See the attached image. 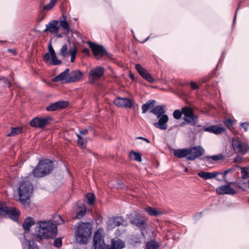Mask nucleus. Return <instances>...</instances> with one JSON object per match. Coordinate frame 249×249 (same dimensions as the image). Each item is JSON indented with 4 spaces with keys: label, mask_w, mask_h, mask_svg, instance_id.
I'll return each mask as SVG.
<instances>
[{
    "label": "nucleus",
    "mask_w": 249,
    "mask_h": 249,
    "mask_svg": "<svg viewBox=\"0 0 249 249\" xmlns=\"http://www.w3.org/2000/svg\"><path fill=\"white\" fill-rule=\"evenodd\" d=\"M35 233L40 239L54 238L57 234V226L52 221H39L36 224Z\"/></svg>",
    "instance_id": "nucleus-1"
},
{
    "label": "nucleus",
    "mask_w": 249,
    "mask_h": 249,
    "mask_svg": "<svg viewBox=\"0 0 249 249\" xmlns=\"http://www.w3.org/2000/svg\"><path fill=\"white\" fill-rule=\"evenodd\" d=\"M104 231L103 229H99L95 233L93 238L94 249H122L125 246L124 242L120 239H112L111 246H106L104 240Z\"/></svg>",
    "instance_id": "nucleus-2"
},
{
    "label": "nucleus",
    "mask_w": 249,
    "mask_h": 249,
    "mask_svg": "<svg viewBox=\"0 0 249 249\" xmlns=\"http://www.w3.org/2000/svg\"><path fill=\"white\" fill-rule=\"evenodd\" d=\"M165 107L163 105H159L155 107L150 112L154 114L157 121L153 122V125L157 128L162 130H165L168 128V122L169 117L165 114Z\"/></svg>",
    "instance_id": "nucleus-3"
},
{
    "label": "nucleus",
    "mask_w": 249,
    "mask_h": 249,
    "mask_svg": "<svg viewBox=\"0 0 249 249\" xmlns=\"http://www.w3.org/2000/svg\"><path fill=\"white\" fill-rule=\"evenodd\" d=\"M33 189V185L29 181L22 182L19 187V199L24 207L29 206L30 197L32 193Z\"/></svg>",
    "instance_id": "nucleus-4"
},
{
    "label": "nucleus",
    "mask_w": 249,
    "mask_h": 249,
    "mask_svg": "<svg viewBox=\"0 0 249 249\" xmlns=\"http://www.w3.org/2000/svg\"><path fill=\"white\" fill-rule=\"evenodd\" d=\"M91 229L90 223H80L75 231L76 241L81 244L86 243L91 234Z\"/></svg>",
    "instance_id": "nucleus-5"
},
{
    "label": "nucleus",
    "mask_w": 249,
    "mask_h": 249,
    "mask_svg": "<svg viewBox=\"0 0 249 249\" xmlns=\"http://www.w3.org/2000/svg\"><path fill=\"white\" fill-rule=\"evenodd\" d=\"M53 169V162L50 160L45 159L39 162L32 173L35 177L41 178L49 174Z\"/></svg>",
    "instance_id": "nucleus-6"
},
{
    "label": "nucleus",
    "mask_w": 249,
    "mask_h": 249,
    "mask_svg": "<svg viewBox=\"0 0 249 249\" xmlns=\"http://www.w3.org/2000/svg\"><path fill=\"white\" fill-rule=\"evenodd\" d=\"M19 213L18 210L15 208L8 207L5 202H0V217L8 216L12 220L17 221Z\"/></svg>",
    "instance_id": "nucleus-7"
},
{
    "label": "nucleus",
    "mask_w": 249,
    "mask_h": 249,
    "mask_svg": "<svg viewBox=\"0 0 249 249\" xmlns=\"http://www.w3.org/2000/svg\"><path fill=\"white\" fill-rule=\"evenodd\" d=\"M231 145L235 153L244 155L249 152V146L247 143L236 139L233 138L232 139Z\"/></svg>",
    "instance_id": "nucleus-8"
},
{
    "label": "nucleus",
    "mask_w": 249,
    "mask_h": 249,
    "mask_svg": "<svg viewBox=\"0 0 249 249\" xmlns=\"http://www.w3.org/2000/svg\"><path fill=\"white\" fill-rule=\"evenodd\" d=\"M184 120L192 125H195L197 121V117L194 114L193 109L188 107L182 108Z\"/></svg>",
    "instance_id": "nucleus-9"
},
{
    "label": "nucleus",
    "mask_w": 249,
    "mask_h": 249,
    "mask_svg": "<svg viewBox=\"0 0 249 249\" xmlns=\"http://www.w3.org/2000/svg\"><path fill=\"white\" fill-rule=\"evenodd\" d=\"M86 211V206L85 204H76L71 210L72 216L74 219H81L85 215Z\"/></svg>",
    "instance_id": "nucleus-10"
},
{
    "label": "nucleus",
    "mask_w": 249,
    "mask_h": 249,
    "mask_svg": "<svg viewBox=\"0 0 249 249\" xmlns=\"http://www.w3.org/2000/svg\"><path fill=\"white\" fill-rule=\"evenodd\" d=\"M107 229L110 230L121 225L126 226L127 222L122 217H112L108 218L107 222Z\"/></svg>",
    "instance_id": "nucleus-11"
},
{
    "label": "nucleus",
    "mask_w": 249,
    "mask_h": 249,
    "mask_svg": "<svg viewBox=\"0 0 249 249\" xmlns=\"http://www.w3.org/2000/svg\"><path fill=\"white\" fill-rule=\"evenodd\" d=\"M188 153H189L188 157H187V159L189 160H193L203 155L204 150L201 146H194L188 148Z\"/></svg>",
    "instance_id": "nucleus-12"
},
{
    "label": "nucleus",
    "mask_w": 249,
    "mask_h": 249,
    "mask_svg": "<svg viewBox=\"0 0 249 249\" xmlns=\"http://www.w3.org/2000/svg\"><path fill=\"white\" fill-rule=\"evenodd\" d=\"M131 223L138 227L141 231L142 234L144 236V231H145L147 225L144 220L138 214H135L130 219Z\"/></svg>",
    "instance_id": "nucleus-13"
},
{
    "label": "nucleus",
    "mask_w": 249,
    "mask_h": 249,
    "mask_svg": "<svg viewBox=\"0 0 249 249\" xmlns=\"http://www.w3.org/2000/svg\"><path fill=\"white\" fill-rule=\"evenodd\" d=\"M105 70L103 67L97 66L91 69L89 72V77L92 82L99 80L104 74Z\"/></svg>",
    "instance_id": "nucleus-14"
},
{
    "label": "nucleus",
    "mask_w": 249,
    "mask_h": 249,
    "mask_svg": "<svg viewBox=\"0 0 249 249\" xmlns=\"http://www.w3.org/2000/svg\"><path fill=\"white\" fill-rule=\"evenodd\" d=\"M227 182L228 184L221 185L216 188V191L217 193L219 195H234L236 194L237 191L230 186V184H231L232 183L228 181Z\"/></svg>",
    "instance_id": "nucleus-15"
},
{
    "label": "nucleus",
    "mask_w": 249,
    "mask_h": 249,
    "mask_svg": "<svg viewBox=\"0 0 249 249\" xmlns=\"http://www.w3.org/2000/svg\"><path fill=\"white\" fill-rule=\"evenodd\" d=\"M49 117H35L30 121V125L32 127L43 128L49 123Z\"/></svg>",
    "instance_id": "nucleus-16"
},
{
    "label": "nucleus",
    "mask_w": 249,
    "mask_h": 249,
    "mask_svg": "<svg viewBox=\"0 0 249 249\" xmlns=\"http://www.w3.org/2000/svg\"><path fill=\"white\" fill-rule=\"evenodd\" d=\"M135 68L138 73L142 76L143 78L149 83L154 82V78L148 71L144 69L141 65L137 64L135 65Z\"/></svg>",
    "instance_id": "nucleus-17"
},
{
    "label": "nucleus",
    "mask_w": 249,
    "mask_h": 249,
    "mask_svg": "<svg viewBox=\"0 0 249 249\" xmlns=\"http://www.w3.org/2000/svg\"><path fill=\"white\" fill-rule=\"evenodd\" d=\"M88 44L92 51L93 53H94V56L96 59H99L100 57L103 56L105 53V50L102 46L98 45L90 41L88 42Z\"/></svg>",
    "instance_id": "nucleus-18"
},
{
    "label": "nucleus",
    "mask_w": 249,
    "mask_h": 249,
    "mask_svg": "<svg viewBox=\"0 0 249 249\" xmlns=\"http://www.w3.org/2000/svg\"><path fill=\"white\" fill-rule=\"evenodd\" d=\"M69 103L67 101H59L52 103L46 107V110L53 111L65 108L68 107Z\"/></svg>",
    "instance_id": "nucleus-19"
},
{
    "label": "nucleus",
    "mask_w": 249,
    "mask_h": 249,
    "mask_svg": "<svg viewBox=\"0 0 249 249\" xmlns=\"http://www.w3.org/2000/svg\"><path fill=\"white\" fill-rule=\"evenodd\" d=\"M60 27L58 20H53L46 25V28L44 32L49 31L52 34H55L59 31Z\"/></svg>",
    "instance_id": "nucleus-20"
},
{
    "label": "nucleus",
    "mask_w": 249,
    "mask_h": 249,
    "mask_svg": "<svg viewBox=\"0 0 249 249\" xmlns=\"http://www.w3.org/2000/svg\"><path fill=\"white\" fill-rule=\"evenodd\" d=\"M70 71L69 69H66L64 71L52 79V81L53 82H60L62 84L69 83V72Z\"/></svg>",
    "instance_id": "nucleus-21"
},
{
    "label": "nucleus",
    "mask_w": 249,
    "mask_h": 249,
    "mask_svg": "<svg viewBox=\"0 0 249 249\" xmlns=\"http://www.w3.org/2000/svg\"><path fill=\"white\" fill-rule=\"evenodd\" d=\"M44 58L47 63L52 65H59L62 63V61L58 59L55 53H46Z\"/></svg>",
    "instance_id": "nucleus-22"
},
{
    "label": "nucleus",
    "mask_w": 249,
    "mask_h": 249,
    "mask_svg": "<svg viewBox=\"0 0 249 249\" xmlns=\"http://www.w3.org/2000/svg\"><path fill=\"white\" fill-rule=\"evenodd\" d=\"M114 104L120 107L131 108L133 106L132 102L126 98H117L114 101Z\"/></svg>",
    "instance_id": "nucleus-23"
},
{
    "label": "nucleus",
    "mask_w": 249,
    "mask_h": 249,
    "mask_svg": "<svg viewBox=\"0 0 249 249\" xmlns=\"http://www.w3.org/2000/svg\"><path fill=\"white\" fill-rule=\"evenodd\" d=\"M23 237L21 238L20 241L22 245L23 249H38L37 245L33 240H28L25 238V235H22Z\"/></svg>",
    "instance_id": "nucleus-24"
},
{
    "label": "nucleus",
    "mask_w": 249,
    "mask_h": 249,
    "mask_svg": "<svg viewBox=\"0 0 249 249\" xmlns=\"http://www.w3.org/2000/svg\"><path fill=\"white\" fill-rule=\"evenodd\" d=\"M204 131L213 133L214 134H221L225 131V128L222 126L212 125L204 128Z\"/></svg>",
    "instance_id": "nucleus-25"
},
{
    "label": "nucleus",
    "mask_w": 249,
    "mask_h": 249,
    "mask_svg": "<svg viewBox=\"0 0 249 249\" xmlns=\"http://www.w3.org/2000/svg\"><path fill=\"white\" fill-rule=\"evenodd\" d=\"M83 76L82 73L79 71H74L69 72V83L74 82L80 80Z\"/></svg>",
    "instance_id": "nucleus-26"
},
{
    "label": "nucleus",
    "mask_w": 249,
    "mask_h": 249,
    "mask_svg": "<svg viewBox=\"0 0 249 249\" xmlns=\"http://www.w3.org/2000/svg\"><path fill=\"white\" fill-rule=\"evenodd\" d=\"M219 174L220 173L218 172H208L204 171L200 172L197 174L199 177L206 180L213 178Z\"/></svg>",
    "instance_id": "nucleus-27"
},
{
    "label": "nucleus",
    "mask_w": 249,
    "mask_h": 249,
    "mask_svg": "<svg viewBox=\"0 0 249 249\" xmlns=\"http://www.w3.org/2000/svg\"><path fill=\"white\" fill-rule=\"evenodd\" d=\"M188 148L180 149L175 150L174 151V155L175 156L178 158L188 157Z\"/></svg>",
    "instance_id": "nucleus-28"
},
{
    "label": "nucleus",
    "mask_w": 249,
    "mask_h": 249,
    "mask_svg": "<svg viewBox=\"0 0 249 249\" xmlns=\"http://www.w3.org/2000/svg\"><path fill=\"white\" fill-rule=\"evenodd\" d=\"M35 223V220L31 217H28L24 220L22 227L25 231H29L30 227Z\"/></svg>",
    "instance_id": "nucleus-29"
},
{
    "label": "nucleus",
    "mask_w": 249,
    "mask_h": 249,
    "mask_svg": "<svg viewBox=\"0 0 249 249\" xmlns=\"http://www.w3.org/2000/svg\"><path fill=\"white\" fill-rule=\"evenodd\" d=\"M145 211L149 215L151 216H157L162 213L161 211L157 210L155 208L151 207H147L145 208Z\"/></svg>",
    "instance_id": "nucleus-30"
},
{
    "label": "nucleus",
    "mask_w": 249,
    "mask_h": 249,
    "mask_svg": "<svg viewBox=\"0 0 249 249\" xmlns=\"http://www.w3.org/2000/svg\"><path fill=\"white\" fill-rule=\"evenodd\" d=\"M156 103L154 100L148 101L145 104H143L142 106V113H145L148 110L152 108Z\"/></svg>",
    "instance_id": "nucleus-31"
},
{
    "label": "nucleus",
    "mask_w": 249,
    "mask_h": 249,
    "mask_svg": "<svg viewBox=\"0 0 249 249\" xmlns=\"http://www.w3.org/2000/svg\"><path fill=\"white\" fill-rule=\"evenodd\" d=\"M60 26L67 33H69L71 31L70 26L69 23L66 20V18H64V19L59 21Z\"/></svg>",
    "instance_id": "nucleus-32"
},
{
    "label": "nucleus",
    "mask_w": 249,
    "mask_h": 249,
    "mask_svg": "<svg viewBox=\"0 0 249 249\" xmlns=\"http://www.w3.org/2000/svg\"><path fill=\"white\" fill-rule=\"evenodd\" d=\"M77 53V47L75 46L71 47L69 51V55L71 56V62H73L75 60V56Z\"/></svg>",
    "instance_id": "nucleus-33"
},
{
    "label": "nucleus",
    "mask_w": 249,
    "mask_h": 249,
    "mask_svg": "<svg viewBox=\"0 0 249 249\" xmlns=\"http://www.w3.org/2000/svg\"><path fill=\"white\" fill-rule=\"evenodd\" d=\"M129 157L131 159L134 160L138 162H141L142 161L141 155L134 151H132L130 152Z\"/></svg>",
    "instance_id": "nucleus-34"
},
{
    "label": "nucleus",
    "mask_w": 249,
    "mask_h": 249,
    "mask_svg": "<svg viewBox=\"0 0 249 249\" xmlns=\"http://www.w3.org/2000/svg\"><path fill=\"white\" fill-rule=\"evenodd\" d=\"M159 244L155 241H150L146 244L145 249H159Z\"/></svg>",
    "instance_id": "nucleus-35"
},
{
    "label": "nucleus",
    "mask_w": 249,
    "mask_h": 249,
    "mask_svg": "<svg viewBox=\"0 0 249 249\" xmlns=\"http://www.w3.org/2000/svg\"><path fill=\"white\" fill-rule=\"evenodd\" d=\"M241 173V178L247 179L249 178V167H240Z\"/></svg>",
    "instance_id": "nucleus-36"
},
{
    "label": "nucleus",
    "mask_w": 249,
    "mask_h": 249,
    "mask_svg": "<svg viewBox=\"0 0 249 249\" xmlns=\"http://www.w3.org/2000/svg\"><path fill=\"white\" fill-rule=\"evenodd\" d=\"M22 129L21 127H13L11 128V132L7 134L9 137L15 136L19 134L22 132Z\"/></svg>",
    "instance_id": "nucleus-37"
},
{
    "label": "nucleus",
    "mask_w": 249,
    "mask_h": 249,
    "mask_svg": "<svg viewBox=\"0 0 249 249\" xmlns=\"http://www.w3.org/2000/svg\"><path fill=\"white\" fill-rule=\"evenodd\" d=\"M51 221L53 223V224H55L56 226L57 225L61 224L64 222L63 219L60 215H55L53 217V219Z\"/></svg>",
    "instance_id": "nucleus-38"
},
{
    "label": "nucleus",
    "mask_w": 249,
    "mask_h": 249,
    "mask_svg": "<svg viewBox=\"0 0 249 249\" xmlns=\"http://www.w3.org/2000/svg\"><path fill=\"white\" fill-rule=\"evenodd\" d=\"M58 0H51L50 2L43 7V9L46 11H49L52 9Z\"/></svg>",
    "instance_id": "nucleus-39"
},
{
    "label": "nucleus",
    "mask_w": 249,
    "mask_h": 249,
    "mask_svg": "<svg viewBox=\"0 0 249 249\" xmlns=\"http://www.w3.org/2000/svg\"><path fill=\"white\" fill-rule=\"evenodd\" d=\"M68 46L67 44L63 45L60 50L59 54L63 57H65L67 55Z\"/></svg>",
    "instance_id": "nucleus-40"
},
{
    "label": "nucleus",
    "mask_w": 249,
    "mask_h": 249,
    "mask_svg": "<svg viewBox=\"0 0 249 249\" xmlns=\"http://www.w3.org/2000/svg\"><path fill=\"white\" fill-rule=\"evenodd\" d=\"M78 139V144L80 145L81 148H84L86 147V141L81 137L79 134L76 135Z\"/></svg>",
    "instance_id": "nucleus-41"
},
{
    "label": "nucleus",
    "mask_w": 249,
    "mask_h": 249,
    "mask_svg": "<svg viewBox=\"0 0 249 249\" xmlns=\"http://www.w3.org/2000/svg\"><path fill=\"white\" fill-rule=\"evenodd\" d=\"M223 156L222 155H214L212 156L205 157L207 160H210L212 159L214 161L221 160L223 159Z\"/></svg>",
    "instance_id": "nucleus-42"
},
{
    "label": "nucleus",
    "mask_w": 249,
    "mask_h": 249,
    "mask_svg": "<svg viewBox=\"0 0 249 249\" xmlns=\"http://www.w3.org/2000/svg\"><path fill=\"white\" fill-rule=\"evenodd\" d=\"M234 170L233 168H230L226 169L224 172H219L220 173L219 175H221L223 178L224 179L225 182H227L226 180V176L231 171H234Z\"/></svg>",
    "instance_id": "nucleus-43"
},
{
    "label": "nucleus",
    "mask_w": 249,
    "mask_h": 249,
    "mask_svg": "<svg viewBox=\"0 0 249 249\" xmlns=\"http://www.w3.org/2000/svg\"><path fill=\"white\" fill-rule=\"evenodd\" d=\"M183 114V111L182 109L181 110H175L173 112V117L175 119L178 120L181 117L182 115Z\"/></svg>",
    "instance_id": "nucleus-44"
},
{
    "label": "nucleus",
    "mask_w": 249,
    "mask_h": 249,
    "mask_svg": "<svg viewBox=\"0 0 249 249\" xmlns=\"http://www.w3.org/2000/svg\"><path fill=\"white\" fill-rule=\"evenodd\" d=\"M88 204L92 205L94 202V195L92 193H89L87 195Z\"/></svg>",
    "instance_id": "nucleus-45"
},
{
    "label": "nucleus",
    "mask_w": 249,
    "mask_h": 249,
    "mask_svg": "<svg viewBox=\"0 0 249 249\" xmlns=\"http://www.w3.org/2000/svg\"><path fill=\"white\" fill-rule=\"evenodd\" d=\"M248 126H249V123L245 122L240 124V128L243 129L245 132L247 131Z\"/></svg>",
    "instance_id": "nucleus-46"
},
{
    "label": "nucleus",
    "mask_w": 249,
    "mask_h": 249,
    "mask_svg": "<svg viewBox=\"0 0 249 249\" xmlns=\"http://www.w3.org/2000/svg\"><path fill=\"white\" fill-rule=\"evenodd\" d=\"M62 245V240L61 238H57L54 240V245L56 247H60Z\"/></svg>",
    "instance_id": "nucleus-47"
},
{
    "label": "nucleus",
    "mask_w": 249,
    "mask_h": 249,
    "mask_svg": "<svg viewBox=\"0 0 249 249\" xmlns=\"http://www.w3.org/2000/svg\"><path fill=\"white\" fill-rule=\"evenodd\" d=\"M190 87L193 89H198V86L194 81H191L190 83Z\"/></svg>",
    "instance_id": "nucleus-48"
},
{
    "label": "nucleus",
    "mask_w": 249,
    "mask_h": 249,
    "mask_svg": "<svg viewBox=\"0 0 249 249\" xmlns=\"http://www.w3.org/2000/svg\"><path fill=\"white\" fill-rule=\"evenodd\" d=\"M242 160V158L241 156L237 155L235 157L234 159V162L235 163H240L241 162Z\"/></svg>",
    "instance_id": "nucleus-49"
},
{
    "label": "nucleus",
    "mask_w": 249,
    "mask_h": 249,
    "mask_svg": "<svg viewBox=\"0 0 249 249\" xmlns=\"http://www.w3.org/2000/svg\"><path fill=\"white\" fill-rule=\"evenodd\" d=\"M224 124L227 127H230L232 126L231 121L230 119H227V120H225V121L224 122Z\"/></svg>",
    "instance_id": "nucleus-50"
},
{
    "label": "nucleus",
    "mask_w": 249,
    "mask_h": 249,
    "mask_svg": "<svg viewBox=\"0 0 249 249\" xmlns=\"http://www.w3.org/2000/svg\"><path fill=\"white\" fill-rule=\"evenodd\" d=\"M48 49H49V52L48 53H51V54L55 53L54 49H53V48L51 44L48 46Z\"/></svg>",
    "instance_id": "nucleus-51"
},
{
    "label": "nucleus",
    "mask_w": 249,
    "mask_h": 249,
    "mask_svg": "<svg viewBox=\"0 0 249 249\" xmlns=\"http://www.w3.org/2000/svg\"><path fill=\"white\" fill-rule=\"evenodd\" d=\"M137 139H141V140H142L143 141H144L145 142H146L147 143H149L150 142V141H149L148 139H147V138H144V137H138L137 138Z\"/></svg>",
    "instance_id": "nucleus-52"
},
{
    "label": "nucleus",
    "mask_w": 249,
    "mask_h": 249,
    "mask_svg": "<svg viewBox=\"0 0 249 249\" xmlns=\"http://www.w3.org/2000/svg\"><path fill=\"white\" fill-rule=\"evenodd\" d=\"M8 51L12 53L13 54H16V51L14 50H13V49H8Z\"/></svg>",
    "instance_id": "nucleus-53"
},
{
    "label": "nucleus",
    "mask_w": 249,
    "mask_h": 249,
    "mask_svg": "<svg viewBox=\"0 0 249 249\" xmlns=\"http://www.w3.org/2000/svg\"><path fill=\"white\" fill-rule=\"evenodd\" d=\"M87 132L88 131L87 130L80 131V134L82 135H85L87 133Z\"/></svg>",
    "instance_id": "nucleus-54"
},
{
    "label": "nucleus",
    "mask_w": 249,
    "mask_h": 249,
    "mask_svg": "<svg viewBox=\"0 0 249 249\" xmlns=\"http://www.w3.org/2000/svg\"><path fill=\"white\" fill-rule=\"evenodd\" d=\"M149 37H147L144 40H143V41H142L141 42V43H144L145 41H146L147 40H148V39H149Z\"/></svg>",
    "instance_id": "nucleus-55"
},
{
    "label": "nucleus",
    "mask_w": 249,
    "mask_h": 249,
    "mask_svg": "<svg viewBox=\"0 0 249 249\" xmlns=\"http://www.w3.org/2000/svg\"><path fill=\"white\" fill-rule=\"evenodd\" d=\"M56 36H57L58 37H62V36H61V35H60V34H59V35H57Z\"/></svg>",
    "instance_id": "nucleus-56"
},
{
    "label": "nucleus",
    "mask_w": 249,
    "mask_h": 249,
    "mask_svg": "<svg viewBox=\"0 0 249 249\" xmlns=\"http://www.w3.org/2000/svg\"><path fill=\"white\" fill-rule=\"evenodd\" d=\"M7 84L8 86V87H10V83L9 81H8Z\"/></svg>",
    "instance_id": "nucleus-57"
},
{
    "label": "nucleus",
    "mask_w": 249,
    "mask_h": 249,
    "mask_svg": "<svg viewBox=\"0 0 249 249\" xmlns=\"http://www.w3.org/2000/svg\"><path fill=\"white\" fill-rule=\"evenodd\" d=\"M236 13H235V15H234V19L233 20V21H234V20L235 19V18H236Z\"/></svg>",
    "instance_id": "nucleus-58"
},
{
    "label": "nucleus",
    "mask_w": 249,
    "mask_h": 249,
    "mask_svg": "<svg viewBox=\"0 0 249 249\" xmlns=\"http://www.w3.org/2000/svg\"><path fill=\"white\" fill-rule=\"evenodd\" d=\"M84 51H85V52H88V50L87 49H86Z\"/></svg>",
    "instance_id": "nucleus-59"
},
{
    "label": "nucleus",
    "mask_w": 249,
    "mask_h": 249,
    "mask_svg": "<svg viewBox=\"0 0 249 249\" xmlns=\"http://www.w3.org/2000/svg\"><path fill=\"white\" fill-rule=\"evenodd\" d=\"M187 170H188L187 168H185V171H187Z\"/></svg>",
    "instance_id": "nucleus-60"
},
{
    "label": "nucleus",
    "mask_w": 249,
    "mask_h": 249,
    "mask_svg": "<svg viewBox=\"0 0 249 249\" xmlns=\"http://www.w3.org/2000/svg\"><path fill=\"white\" fill-rule=\"evenodd\" d=\"M248 184H249V181H248Z\"/></svg>",
    "instance_id": "nucleus-61"
}]
</instances>
